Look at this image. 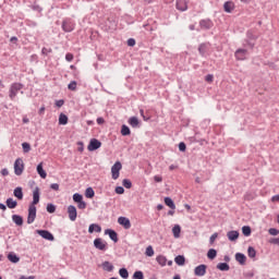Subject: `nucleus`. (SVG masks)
Returning <instances> with one entry per match:
<instances>
[{"mask_svg": "<svg viewBox=\"0 0 279 279\" xmlns=\"http://www.w3.org/2000/svg\"><path fill=\"white\" fill-rule=\"evenodd\" d=\"M23 90V84L21 83H12L9 89V97L11 101H14L16 99V96L19 95V92Z\"/></svg>", "mask_w": 279, "mask_h": 279, "instance_id": "nucleus-1", "label": "nucleus"}, {"mask_svg": "<svg viewBox=\"0 0 279 279\" xmlns=\"http://www.w3.org/2000/svg\"><path fill=\"white\" fill-rule=\"evenodd\" d=\"M23 171H25V162L21 158H17L14 161V173L15 175H23Z\"/></svg>", "mask_w": 279, "mask_h": 279, "instance_id": "nucleus-2", "label": "nucleus"}, {"mask_svg": "<svg viewBox=\"0 0 279 279\" xmlns=\"http://www.w3.org/2000/svg\"><path fill=\"white\" fill-rule=\"evenodd\" d=\"M94 247H96V250H99L100 252H106V250H108V242H106L101 238H96L94 240Z\"/></svg>", "mask_w": 279, "mask_h": 279, "instance_id": "nucleus-3", "label": "nucleus"}, {"mask_svg": "<svg viewBox=\"0 0 279 279\" xmlns=\"http://www.w3.org/2000/svg\"><path fill=\"white\" fill-rule=\"evenodd\" d=\"M246 40H245V43L246 44H244V47H250V49H254V47H255V40H256V38H258L256 35H254V33H252V31H248L247 33H246Z\"/></svg>", "mask_w": 279, "mask_h": 279, "instance_id": "nucleus-4", "label": "nucleus"}, {"mask_svg": "<svg viewBox=\"0 0 279 279\" xmlns=\"http://www.w3.org/2000/svg\"><path fill=\"white\" fill-rule=\"evenodd\" d=\"M123 169L121 161H116L114 165L111 167L112 180H119V171Z\"/></svg>", "mask_w": 279, "mask_h": 279, "instance_id": "nucleus-5", "label": "nucleus"}, {"mask_svg": "<svg viewBox=\"0 0 279 279\" xmlns=\"http://www.w3.org/2000/svg\"><path fill=\"white\" fill-rule=\"evenodd\" d=\"M63 32L71 33L73 29H75V23L69 19L63 20L61 25Z\"/></svg>", "mask_w": 279, "mask_h": 279, "instance_id": "nucleus-6", "label": "nucleus"}, {"mask_svg": "<svg viewBox=\"0 0 279 279\" xmlns=\"http://www.w3.org/2000/svg\"><path fill=\"white\" fill-rule=\"evenodd\" d=\"M34 221H36V205H29L27 223L32 225V223H34Z\"/></svg>", "mask_w": 279, "mask_h": 279, "instance_id": "nucleus-7", "label": "nucleus"}, {"mask_svg": "<svg viewBox=\"0 0 279 279\" xmlns=\"http://www.w3.org/2000/svg\"><path fill=\"white\" fill-rule=\"evenodd\" d=\"M37 234L41 236V239H45L46 241H54L56 238L53 236V233L47 231V230H37Z\"/></svg>", "mask_w": 279, "mask_h": 279, "instance_id": "nucleus-8", "label": "nucleus"}, {"mask_svg": "<svg viewBox=\"0 0 279 279\" xmlns=\"http://www.w3.org/2000/svg\"><path fill=\"white\" fill-rule=\"evenodd\" d=\"M99 147H101V142H99V140L97 138H92L87 146V149L88 151H96V149H99Z\"/></svg>", "mask_w": 279, "mask_h": 279, "instance_id": "nucleus-9", "label": "nucleus"}, {"mask_svg": "<svg viewBox=\"0 0 279 279\" xmlns=\"http://www.w3.org/2000/svg\"><path fill=\"white\" fill-rule=\"evenodd\" d=\"M118 223L120 226H123L124 230H130V228H132V222L130 221V219L123 216L118 218Z\"/></svg>", "mask_w": 279, "mask_h": 279, "instance_id": "nucleus-10", "label": "nucleus"}, {"mask_svg": "<svg viewBox=\"0 0 279 279\" xmlns=\"http://www.w3.org/2000/svg\"><path fill=\"white\" fill-rule=\"evenodd\" d=\"M234 57L236 60H247V49L239 48L235 51Z\"/></svg>", "mask_w": 279, "mask_h": 279, "instance_id": "nucleus-11", "label": "nucleus"}, {"mask_svg": "<svg viewBox=\"0 0 279 279\" xmlns=\"http://www.w3.org/2000/svg\"><path fill=\"white\" fill-rule=\"evenodd\" d=\"M68 215H69L70 221H75V219H77V208H75V206L73 205H70L68 207Z\"/></svg>", "mask_w": 279, "mask_h": 279, "instance_id": "nucleus-12", "label": "nucleus"}, {"mask_svg": "<svg viewBox=\"0 0 279 279\" xmlns=\"http://www.w3.org/2000/svg\"><path fill=\"white\" fill-rule=\"evenodd\" d=\"M40 202V187L36 186L33 191V202L31 206H36Z\"/></svg>", "mask_w": 279, "mask_h": 279, "instance_id": "nucleus-13", "label": "nucleus"}, {"mask_svg": "<svg viewBox=\"0 0 279 279\" xmlns=\"http://www.w3.org/2000/svg\"><path fill=\"white\" fill-rule=\"evenodd\" d=\"M206 269H207V266L204 265V264H201V265L195 267L194 275L198 276V277L206 276Z\"/></svg>", "mask_w": 279, "mask_h": 279, "instance_id": "nucleus-14", "label": "nucleus"}, {"mask_svg": "<svg viewBox=\"0 0 279 279\" xmlns=\"http://www.w3.org/2000/svg\"><path fill=\"white\" fill-rule=\"evenodd\" d=\"M105 234H108V236L111 239V241H113V243H119V234L117 233V231L112 229H106Z\"/></svg>", "mask_w": 279, "mask_h": 279, "instance_id": "nucleus-15", "label": "nucleus"}, {"mask_svg": "<svg viewBox=\"0 0 279 279\" xmlns=\"http://www.w3.org/2000/svg\"><path fill=\"white\" fill-rule=\"evenodd\" d=\"M215 24L213 23V21H210L209 19L207 20H201L199 21V27L201 29H213V26Z\"/></svg>", "mask_w": 279, "mask_h": 279, "instance_id": "nucleus-16", "label": "nucleus"}, {"mask_svg": "<svg viewBox=\"0 0 279 279\" xmlns=\"http://www.w3.org/2000/svg\"><path fill=\"white\" fill-rule=\"evenodd\" d=\"M208 49H210V43L201 44L198 46L199 56H202L204 58V56H206V53L208 52Z\"/></svg>", "mask_w": 279, "mask_h": 279, "instance_id": "nucleus-17", "label": "nucleus"}, {"mask_svg": "<svg viewBox=\"0 0 279 279\" xmlns=\"http://www.w3.org/2000/svg\"><path fill=\"white\" fill-rule=\"evenodd\" d=\"M177 10L186 12V10H189V2H186V0H177Z\"/></svg>", "mask_w": 279, "mask_h": 279, "instance_id": "nucleus-18", "label": "nucleus"}, {"mask_svg": "<svg viewBox=\"0 0 279 279\" xmlns=\"http://www.w3.org/2000/svg\"><path fill=\"white\" fill-rule=\"evenodd\" d=\"M8 260H10V263H19L21 260V257H19V255H16V253H9L8 256H7Z\"/></svg>", "mask_w": 279, "mask_h": 279, "instance_id": "nucleus-19", "label": "nucleus"}, {"mask_svg": "<svg viewBox=\"0 0 279 279\" xmlns=\"http://www.w3.org/2000/svg\"><path fill=\"white\" fill-rule=\"evenodd\" d=\"M5 204H7L8 208H10L11 210L19 206V202L14 201V198H12V197L8 198L5 201Z\"/></svg>", "mask_w": 279, "mask_h": 279, "instance_id": "nucleus-20", "label": "nucleus"}, {"mask_svg": "<svg viewBox=\"0 0 279 279\" xmlns=\"http://www.w3.org/2000/svg\"><path fill=\"white\" fill-rule=\"evenodd\" d=\"M101 267H102V269H104V271H114V265H112V263H110V262H104L102 264H101Z\"/></svg>", "mask_w": 279, "mask_h": 279, "instance_id": "nucleus-21", "label": "nucleus"}, {"mask_svg": "<svg viewBox=\"0 0 279 279\" xmlns=\"http://www.w3.org/2000/svg\"><path fill=\"white\" fill-rule=\"evenodd\" d=\"M235 260L240 263V265H245V260H247V257L243 253H236Z\"/></svg>", "mask_w": 279, "mask_h": 279, "instance_id": "nucleus-22", "label": "nucleus"}, {"mask_svg": "<svg viewBox=\"0 0 279 279\" xmlns=\"http://www.w3.org/2000/svg\"><path fill=\"white\" fill-rule=\"evenodd\" d=\"M37 173L43 180H45V178H47V171H45V169L43 168V162L38 163Z\"/></svg>", "mask_w": 279, "mask_h": 279, "instance_id": "nucleus-23", "label": "nucleus"}, {"mask_svg": "<svg viewBox=\"0 0 279 279\" xmlns=\"http://www.w3.org/2000/svg\"><path fill=\"white\" fill-rule=\"evenodd\" d=\"M227 238L229 239V241H236L239 239V231H229L227 233Z\"/></svg>", "mask_w": 279, "mask_h": 279, "instance_id": "nucleus-24", "label": "nucleus"}, {"mask_svg": "<svg viewBox=\"0 0 279 279\" xmlns=\"http://www.w3.org/2000/svg\"><path fill=\"white\" fill-rule=\"evenodd\" d=\"M89 234H93V232H101V226L97 223H92L88 228Z\"/></svg>", "mask_w": 279, "mask_h": 279, "instance_id": "nucleus-25", "label": "nucleus"}, {"mask_svg": "<svg viewBox=\"0 0 279 279\" xmlns=\"http://www.w3.org/2000/svg\"><path fill=\"white\" fill-rule=\"evenodd\" d=\"M223 10H225V12H228L230 14V12H232V10H234V3L232 1L225 2Z\"/></svg>", "mask_w": 279, "mask_h": 279, "instance_id": "nucleus-26", "label": "nucleus"}, {"mask_svg": "<svg viewBox=\"0 0 279 279\" xmlns=\"http://www.w3.org/2000/svg\"><path fill=\"white\" fill-rule=\"evenodd\" d=\"M181 232H182V227H180V225H175L172 228V233H173L174 239H180V233Z\"/></svg>", "mask_w": 279, "mask_h": 279, "instance_id": "nucleus-27", "label": "nucleus"}, {"mask_svg": "<svg viewBox=\"0 0 279 279\" xmlns=\"http://www.w3.org/2000/svg\"><path fill=\"white\" fill-rule=\"evenodd\" d=\"M12 221H13V223H15V226H23V216L13 215Z\"/></svg>", "mask_w": 279, "mask_h": 279, "instance_id": "nucleus-28", "label": "nucleus"}, {"mask_svg": "<svg viewBox=\"0 0 279 279\" xmlns=\"http://www.w3.org/2000/svg\"><path fill=\"white\" fill-rule=\"evenodd\" d=\"M174 263L177 265H179L180 267L184 266V264L186 263V258L183 256V255H178L175 258H174Z\"/></svg>", "mask_w": 279, "mask_h": 279, "instance_id": "nucleus-29", "label": "nucleus"}, {"mask_svg": "<svg viewBox=\"0 0 279 279\" xmlns=\"http://www.w3.org/2000/svg\"><path fill=\"white\" fill-rule=\"evenodd\" d=\"M129 124L131 125V128H138V125L141 124V122L138 121L137 117H131L129 119Z\"/></svg>", "mask_w": 279, "mask_h": 279, "instance_id": "nucleus-30", "label": "nucleus"}, {"mask_svg": "<svg viewBox=\"0 0 279 279\" xmlns=\"http://www.w3.org/2000/svg\"><path fill=\"white\" fill-rule=\"evenodd\" d=\"M156 260L161 267H165L167 265V257L165 255H158L156 257Z\"/></svg>", "mask_w": 279, "mask_h": 279, "instance_id": "nucleus-31", "label": "nucleus"}, {"mask_svg": "<svg viewBox=\"0 0 279 279\" xmlns=\"http://www.w3.org/2000/svg\"><path fill=\"white\" fill-rule=\"evenodd\" d=\"M14 197L23 199V187H15L13 191Z\"/></svg>", "mask_w": 279, "mask_h": 279, "instance_id": "nucleus-32", "label": "nucleus"}, {"mask_svg": "<svg viewBox=\"0 0 279 279\" xmlns=\"http://www.w3.org/2000/svg\"><path fill=\"white\" fill-rule=\"evenodd\" d=\"M165 204H166V206L171 208V210H175V203H173V199H171V197H166Z\"/></svg>", "mask_w": 279, "mask_h": 279, "instance_id": "nucleus-33", "label": "nucleus"}, {"mask_svg": "<svg viewBox=\"0 0 279 279\" xmlns=\"http://www.w3.org/2000/svg\"><path fill=\"white\" fill-rule=\"evenodd\" d=\"M217 269L220 271H230V265H228V263H219Z\"/></svg>", "mask_w": 279, "mask_h": 279, "instance_id": "nucleus-34", "label": "nucleus"}, {"mask_svg": "<svg viewBox=\"0 0 279 279\" xmlns=\"http://www.w3.org/2000/svg\"><path fill=\"white\" fill-rule=\"evenodd\" d=\"M66 123H69V117H66L64 113H61L59 116V125H66Z\"/></svg>", "mask_w": 279, "mask_h": 279, "instance_id": "nucleus-35", "label": "nucleus"}, {"mask_svg": "<svg viewBox=\"0 0 279 279\" xmlns=\"http://www.w3.org/2000/svg\"><path fill=\"white\" fill-rule=\"evenodd\" d=\"M121 134H122V136H130V134H132L130 126L123 124L121 128Z\"/></svg>", "mask_w": 279, "mask_h": 279, "instance_id": "nucleus-36", "label": "nucleus"}, {"mask_svg": "<svg viewBox=\"0 0 279 279\" xmlns=\"http://www.w3.org/2000/svg\"><path fill=\"white\" fill-rule=\"evenodd\" d=\"M207 257L209 258V260H215V258H217V250L210 248L207 252Z\"/></svg>", "mask_w": 279, "mask_h": 279, "instance_id": "nucleus-37", "label": "nucleus"}, {"mask_svg": "<svg viewBox=\"0 0 279 279\" xmlns=\"http://www.w3.org/2000/svg\"><path fill=\"white\" fill-rule=\"evenodd\" d=\"M85 197L93 199V197H95V190H93V187H87L85 191Z\"/></svg>", "mask_w": 279, "mask_h": 279, "instance_id": "nucleus-38", "label": "nucleus"}, {"mask_svg": "<svg viewBox=\"0 0 279 279\" xmlns=\"http://www.w3.org/2000/svg\"><path fill=\"white\" fill-rule=\"evenodd\" d=\"M242 233L244 236H251L252 235V228L250 226L242 227Z\"/></svg>", "mask_w": 279, "mask_h": 279, "instance_id": "nucleus-39", "label": "nucleus"}, {"mask_svg": "<svg viewBox=\"0 0 279 279\" xmlns=\"http://www.w3.org/2000/svg\"><path fill=\"white\" fill-rule=\"evenodd\" d=\"M119 275H120L121 278H123V279L130 278V272H129L125 268H120V269H119Z\"/></svg>", "mask_w": 279, "mask_h": 279, "instance_id": "nucleus-40", "label": "nucleus"}, {"mask_svg": "<svg viewBox=\"0 0 279 279\" xmlns=\"http://www.w3.org/2000/svg\"><path fill=\"white\" fill-rule=\"evenodd\" d=\"M247 254L248 258H256V248H254V246H248Z\"/></svg>", "mask_w": 279, "mask_h": 279, "instance_id": "nucleus-41", "label": "nucleus"}, {"mask_svg": "<svg viewBox=\"0 0 279 279\" xmlns=\"http://www.w3.org/2000/svg\"><path fill=\"white\" fill-rule=\"evenodd\" d=\"M22 149L24 151V154H29V151H32V145H29V143L24 142L22 144Z\"/></svg>", "mask_w": 279, "mask_h": 279, "instance_id": "nucleus-42", "label": "nucleus"}, {"mask_svg": "<svg viewBox=\"0 0 279 279\" xmlns=\"http://www.w3.org/2000/svg\"><path fill=\"white\" fill-rule=\"evenodd\" d=\"M84 201V196L80 193H75L73 195V202H75L76 204H78L80 202H83Z\"/></svg>", "mask_w": 279, "mask_h": 279, "instance_id": "nucleus-43", "label": "nucleus"}, {"mask_svg": "<svg viewBox=\"0 0 279 279\" xmlns=\"http://www.w3.org/2000/svg\"><path fill=\"white\" fill-rule=\"evenodd\" d=\"M133 279H145V275L143 274V271L137 270L133 274Z\"/></svg>", "mask_w": 279, "mask_h": 279, "instance_id": "nucleus-44", "label": "nucleus"}, {"mask_svg": "<svg viewBox=\"0 0 279 279\" xmlns=\"http://www.w3.org/2000/svg\"><path fill=\"white\" fill-rule=\"evenodd\" d=\"M122 186H124V189H132V181H130V179H124L122 181Z\"/></svg>", "mask_w": 279, "mask_h": 279, "instance_id": "nucleus-45", "label": "nucleus"}, {"mask_svg": "<svg viewBox=\"0 0 279 279\" xmlns=\"http://www.w3.org/2000/svg\"><path fill=\"white\" fill-rule=\"evenodd\" d=\"M47 213H50V215H53L56 213V205L53 204H48L46 207Z\"/></svg>", "mask_w": 279, "mask_h": 279, "instance_id": "nucleus-46", "label": "nucleus"}, {"mask_svg": "<svg viewBox=\"0 0 279 279\" xmlns=\"http://www.w3.org/2000/svg\"><path fill=\"white\" fill-rule=\"evenodd\" d=\"M145 255L149 257L154 256V247L151 245L146 247Z\"/></svg>", "mask_w": 279, "mask_h": 279, "instance_id": "nucleus-47", "label": "nucleus"}, {"mask_svg": "<svg viewBox=\"0 0 279 279\" xmlns=\"http://www.w3.org/2000/svg\"><path fill=\"white\" fill-rule=\"evenodd\" d=\"M69 90H77V82L72 81L69 85H68Z\"/></svg>", "mask_w": 279, "mask_h": 279, "instance_id": "nucleus-48", "label": "nucleus"}, {"mask_svg": "<svg viewBox=\"0 0 279 279\" xmlns=\"http://www.w3.org/2000/svg\"><path fill=\"white\" fill-rule=\"evenodd\" d=\"M268 233H269L271 236H278L279 230L276 229V228H270V229L268 230Z\"/></svg>", "mask_w": 279, "mask_h": 279, "instance_id": "nucleus-49", "label": "nucleus"}, {"mask_svg": "<svg viewBox=\"0 0 279 279\" xmlns=\"http://www.w3.org/2000/svg\"><path fill=\"white\" fill-rule=\"evenodd\" d=\"M214 80H215V76L213 74H207L205 76V81L208 82L209 84H213Z\"/></svg>", "mask_w": 279, "mask_h": 279, "instance_id": "nucleus-50", "label": "nucleus"}, {"mask_svg": "<svg viewBox=\"0 0 279 279\" xmlns=\"http://www.w3.org/2000/svg\"><path fill=\"white\" fill-rule=\"evenodd\" d=\"M116 193L118 195H123L125 193V189H123V186H117L116 187Z\"/></svg>", "mask_w": 279, "mask_h": 279, "instance_id": "nucleus-51", "label": "nucleus"}, {"mask_svg": "<svg viewBox=\"0 0 279 279\" xmlns=\"http://www.w3.org/2000/svg\"><path fill=\"white\" fill-rule=\"evenodd\" d=\"M77 208H80V210H85L86 208V202L81 201L77 203Z\"/></svg>", "mask_w": 279, "mask_h": 279, "instance_id": "nucleus-52", "label": "nucleus"}, {"mask_svg": "<svg viewBox=\"0 0 279 279\" xmlns=\"http://www.w3.org/2000/svg\"><path fill=\"white\" fill-rule=\"evenodd\" d=\"M217 236H219L218 233L211 234V236L209 238V243H210V245H213V243H215V241H217Z\"/></svg>", "mask_w": 279, "mask_h": 279, "instance_id": "nucleus-53", "label": "nucleus"}, {"mask_svg": "<svg viewBox=\"0 0 279 279\" xmlns=\"http://www.w3.org/2000/svg\"><path fill=\"white\" fill-rule=\"evenodd\" d=\"M179 151H186V144L184 142L179 144Z\"/></svg>", "mask_w": 279, "mask_h": 279, "instance_id": "nucleus-54", "label": "nucleus"}, {"mask_svg": "<svg viewBox=\"0 0 279 279\" xmlns=\"http://www.w3.org/2000/svg\"><path fill=\"white\" fill-rule=\"evenodd\" d=\"M73 53H71V52H68L66 54H65V60H66V62H73Z\"/></svg>", "mask_w": 279, "mask_h": 279, "instance_id": "nucleus-55", "label": "nucleus"}, {"mask_svg": "<svg viewBox=\"0 0 279 279\" xmlns=\"http://www.w3.org/2000/svg\"><path fill=\"white\" fill-rule=\"evenodd\" d=\"M269 243H271V245H279V238H271Z\"/></svg>", "mask_w": 279, "mask_h": 279, "instance_id": "nucleus-56", "label": "nucleus"}, {"mask_svg": "<svg viewBox=\"0 0 279 279\" xmlns=\"http://www.w3.org/2000/svg\"><path fill=\"white\" fill-rule=\"evenodd\" d=\"M134 45H136V39H134V38L128 39V46L129 47H134Z\"/></svg>", "mask_w": 279, "mask_h": 279, "instance_id": "nucleus-57", "label": "nucleus"}, {"mask_svg": "<svg viewBox=\"0 0 279 279\" xmlns=\"http://www.w3.org/2000/svg\"><path fill=\"white\" fill-rule=\"evenodd\" d=\"M50 189H52V191H60V184L52 183V184H50Z\"/></svg>", "mask_w": 279, "mask_h": 279, "instance_id": "nucleus-58", "label": "nucleus"}, {"mask_svg": "<svg viewBox=\"0 0 279 279\" xmlns=\"http://www.w3.org/2000/svg\"><path fill=\"white\" fill-rule=\"evenodd\" d=\"M57 108H62L64 106V99L56 100Z\"/></svg>", "mask_w": 279, "mask_h": 279, "instance_id": "nucleus-59", "label": "nucleus"}, {"mask_svg": "<svg viewBox=\"0 0 279 279\" xmlns=\"http://www.w3.org/2000/svg\"><path fill=\"white\" fill-rule=\"evenodd\" d=\"M51 48H49V49H47V48H43L41 49V53H43V56H48L49 53H51Z\"/></svg>", "mask_w": 279, "mask_h": 279, "instance_id": "nucleus-60", "label": "nucleus"}, {"mask_svg": "<svg viewBox=\"0 0 279 279\" xmlns=\"http://www.w3.org/2000/svg\"><path fill=\"white\" fill-rule=\"evenodd\" d=\"M1 175L5 177V175H10V171H8V168H3L1 170Z\"/></svg>", "mask_w": 279, "mask_h": 279, "instance_id": "nucleus-61", "label": "nucleus"}, {"mask_svg": "<svg viewBox=\"0 0 279 279\" xmlns=\"http://www.w3.org/2000/svg\"><path fill=\"white\" fill-rule=\"evenodd\" d=\"M32 10H35L36 12H40L43 9L40 8V5L34 4V5L32 7Z\"/></svg>", "mask_w": 279, "mask_h": 279, "instance_id": "nucleus-62", "label": "nucleus"}, {"mask_svg": "<svg viewBox=\"0 0 279 279\" xmlns=\"http://www.w3.org/2000/svg\"><path fill=\"white\" fill-rule=\"evenodd\" d=\"M245 278H254V271L245 272Z\"/></svg>", "mask_w": 279, "mask_h": 279, "instance_id": "nucleus-63", "label": "nucleus"}, {"mask_svg": "<svg viewBox=\"0 0 279 279\" xmlns=\"http://www.w3.org/2000/svg\"><path fill=\"white\" fill-rule=\"evenodd\" d=\"M20 279H36V277L35 276H29V277L21 276Z\"/></svg>", "mask_w": 279, "mask_h": 279, "instance_id": "nucleus-64", "label": "nucleus"}]
</instances>
